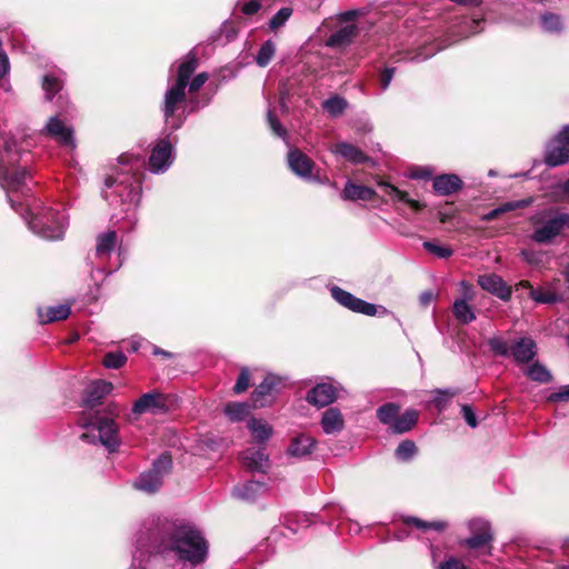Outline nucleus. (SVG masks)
<instances>
[{"label":"nucleus","mask_w":569,"mask_h":569,"mask_svg":"<svg viewBox=\"0 0 569 569\" xmlns=\"http://www.w3.org/2000/svg\"><path fill=\"white\" fill-rule=\"evenodd\" d=\"M417 453V446L411 440H403L396 449V457L401 461H409Z\"/></svg>","instance_id":"nucleus-44"},{"label":"nucleus","mask_w":569,"mask_h":569,"mask_svg":"<svg viewBox=\"0 0 569 569\" xmlns=\"http://www.w3.org/2000/svg\"><path fill=\"white\" fill-rule=\"evenodd\" d=\"M338 397V389L329 382H321L311 388L307 393V401L316 407H326Z\"/></svg>","instance_id":"nucleus-15"},{"label":"nucleus","mask_w":569,"mask_h":569,"mask_svg":"<svg viewBox=\"0 0 569 569\" xmlns=\"http://www.w3.org/2000/svg\"><path fill=\"white\" fill-rule=\"evenodd\" d=\"M187 88L169 82L164 92L161 111L167 129L176 131L186 120L183 106L187 100Z\"/></svg>","instance_id":"nucleus-7"},{"label":"nucleus","mask_w":569,"mask_h":569,"mask_svg":"<svg viewBox=\"0 0 569 569\" xmlns=\"http://www.w3.org/2000/svg\"><path fill=\"white\" fill-rule=\"evenodd\" d=\"M488 346L490 350L501 357H507L510 355V346L507 340L501 337H493L488 340Z\"/></svg>","instance_id":"nucleus-46"},{"label":"nucleus","mask_w":569,"mask_h":569,"mask_svg":"<svg viewBox=\"0 0 569 569\" xmlns=\"http://www.w3.org/2000/svg\"><path fill=\"white\" fill-rule=\"evenodd\" d=\"M248 429L258 442L267 441L272 433L271 426L261 419H250L248 421Z\"/></svg>","instance_id":"nucleus-34"},{"label":"nucleus","mask_w":569,"mask_h":569,"mask_svg":"<svg viewBox=\"0 0 569 569\" xmlns=\"http://www.w3.org/2000/svg\"><path fill=\"white\" fill-rule=\"evenodd\" d=\"M546 399L549 402L568 401L569 400V385L561 387L559 389V391L549 393Z\"/></svg>","instance_id":"nucleus-53"},{"label":"nucleus","mask_w":569,"mask_h":569,"mask_svg":"<svg viewBox=\"0 0 569 569\" xmlns=\"http://www.w3.org/2000/svg\"><path fill=\"white\" fill-rule=\"evenodd\" d=\"M536 343L531 338H520L510 346V356L519 363H527L536 356Z\"/></svg>","instance_id":"nucleus-22"},{"label":"nucleus","mask_w":569,"mask_h":569,"mask_svg":"<svg viewBox=\"0 0 569 569\" xmlns=\"http://www.w3.org/2000/svg\"><path fill=\"white\" fill-rule=\"evenodd\" d=\"M462 180L455 173H445L433 179L432 187L439 196H450L462 188Z\"/></svg>","instance_id":"nucleus-24"},{"label":"nucleus","mask_w":569,"mask_h":569,"mask_svg":"<svg viewBox=\"0 0 569 569\" xmlns=\"http://www.w3.org/2000/svg\"><path fill=\"white\" fill-rule=\"evenodd\" d=\"M399 406L396 403H385L377 410V417L383 425L389 426V428L391 429L392 425L395 423L399 415Z\"/></svg>","instance_id":"nucleus-38"},{"label":"nucleus","mask_w":569,"mask_h":569,"mask_svg":"<svg viewBox=\"0 0 569 569\" xmlns=\"http://www.w3.org/2000/svg\"><path fill=\"white\" fill-rule=\"evenodd\" d=\"M106 412H107V415H109L113 419V417H118L119 416L120 408H119V406L117 403L111 402V403H109L107 406Z\"/></svg>","instance_id":"nucleus-64"},{"label":"nucleus","mask_w":569,"mask_h":569,"mask_svg":"<svg viewBox=\"0 0 569 569\" xmlns=\"http://www.w3.org/2000/svg\"><path fill=\"white\" fill-rule=\"evenodd\" d=\"M407 523L415 525L417 528L422 530L433 529L437 531H442L447 527L446 522L442 521L426 522L418 518H409Z\"/></svg>","instance_id":"nucleus-50"},{"label":"nucleus","mask_w":569,"mask_h":569,"mask_svg":"<svg viewBox=\"0 0 569 569\" xmlns=\"http://www.w3.org/2000/svg\"><path fill=\"white\" fill-rule=\"evenodd\" d=\"M119 244L118 234L113 230L101 232L97 236V243L94 250V258L98 260L96 268L92 269V274H111L121 267L120 254H118L119 261L112 267H107L106 262L110 259Z\"/></svg>","instance_id":"nucleus-8"},{"label":"nucleus","mask_w":569,"mask_h":569,"mask_svg":"<svg viewBox=\"0 0 569 569\" xmlns=\"http://www.w3.org/2000/svg\"><path fill=\"white\" fill-rule=\"evenodd\" d=\"M249 380H250V377H249L248 369H242L237 381H236L233 391L236 393H241V392L246 391L247 388L249 387Z\"/></svg>","instance_id":"nucleus-52"},{"label":"nucleus","mask_w":569,"mask_h":569,"mask_svg":"<svg viewBox=\"0 0 569 569\" xmlns=\"http://www.w3.org/2000/svg\"><path fill=\"white\" fill-rule=\"evenodd\" d=\"M331 297L342 307L366 316H376L378 315L379 307L367 302L360 298H357L352 293L343 290L342 288L338 286H331L329 288ZM382 309V312L386 313L387 310L383 307H380Z\"/></svg>","instance_id":"nucleus-13"},{"label":"nucleus","mask_w":569,"mask_h":569,"mask_svg":"<svg viewBox=\"0 0 569 569\" xmlns=\"http://www.w3.org/2000/svg\"><path fill=\"white\" fill-rule=\"evenodd\" d=\"M395 73H396L395 67H387L382 70V72L380 74V87H381L382 91H386L389 88Z\"/></svg>","instance_id":"nucleus-55"},{"label":"nucleus","mask_w":569,"mask_h":569,"mask_svg":"<svg viewBox=\"0 0 569 569\" xmlns=\"http://www.w3.org/2000/svg\"><path fill=\"white\" fill-rule=\"evenodd\" d=\"M541 26L546 32L553 34H560L565 29L561 17L552 12L541 16Z\"/></svg>","instance_id":"nucleus-37"},{"label":"nucleus","mask_w":569,"mask_h":569,"mask_svg":"<svg viewBox=\"0 0 569 569\" xmlns=\"http://www.w3.org/2000/svg\"><path fill=\"white\" fill-rule=\"evenodd\" d=\"M526 290L528 296L538 303H556L561 301V296L550 289H535L529 281H520L516 291Z\"/></svg>","instance_id":"nucleus-23"},{"label":"nucleus","mask_w":569,"mask_h":569,"mask_svg":"<svg viewBox=\"0 0 569 569\" xmlns=\"http://www.w3.org/2000/svg\"><path fill=\"white\" fill-rule=\"evenodd\" d=\"M521 256L529 264H540L542 262L543 254L532 250H522Z\"/></svg>","instance_id":"nucleus-59"},{"label":"nucleus","mask_w":569,"mask_h":569,"mask_svg":"<svg viewBox=\"0 0 569 569\" xmlns=\"http://www.w3.org/2000/svg\"><path fill=\"white\" fill-rule=\"evenodd\" d=\"M460 288H461V297L457 298L456 300H463L466 303H469L470 301H472L475 299V296H476L475 289L470 283H468L467 281H461Z\"/></svg>","instance_id":"nucleus-56"},{"label":"nucleus","mask_w":569,"mask_h":569,"mask_svg":"<svg viewBox=\"0 0 569 569\" xmlns=\"http://www.w3.org/2000/svg\"><path fill=\"white\" fill-rule=\"evenodd\" d=\"M267 121L269 123L270 129L277 137L282 139L286 138L287 130L282 127L281 122L278 120V118L276 117L274 112L271 109H269L267 112Z\"/></svg>","instance_id":"nucleus-49"},{"label":"nucleus","mask_w":569,"mask_h":569,"mask_svg":"<svg viewBox=\"0 0 569 569\" xmlns=\"http://www.w3.org/2000/svg\"><path fill=\"white\" fill-rule=\"evenodd\" d=\"M456 391L453 390H450V389H437L435 391V397L432 399V403L436 406V408L439 410V411H442L449 399L452 398L453 396H456Z\"/></svg>","instance_id":"nucleus-48"},{"label":"nucleus","mask_w":569,"mask_h":569,"mask_svg":"<svg viewBox=\"0 0 569 569\" xmlns=\"http://www.w3.org/2000/svg\"><path fill=\"white\" fill-rule=\"evenodd\" d=\"M83 428L92 427V430L98 431V436L89 431L81 435V439L94 443L97 440L106 447L110 452L118 450L121 441L119 437V427L112 418L102 417L97 412L90 420H82Z\"/></svg>","instance_id":"nucleus-6"},{"label":"nucleus","mask_w":569,"mask_h":569,"mask_svg":"<svg viewBox=\"0 0 569 569\" xmlns=\"http://www.w3.org/2000/svg\"><path fill=\"white\" fill-rule=\"evenodd\" d=\"M10 71V62L7 53L0 48V80L4 79Z\"/></svg>","instance_id":"nucleus-61"},{"label":"nucleus","mask_w":569,"mask_h":569,"mask_svg":"<svg viewBox=\"0 0 569 569\" xmlns=\"http://www.w3.org/2000/svg\"><path fill=\"white\" fill-rule=\"evenodd\" d=\"M112 389V383L106 380H97L91 382L86 389L83 406L86 408H94L99 406L103 397L110 393Z\"/></svg>","instance_id":"nucleus-20"},{"label":"nucleus","mask_w":569,"mask_h":569,"mask_svg":"<svg viewBox=\"0 0 569 569\" xmlns=\"http://www.w3.org/2000/svg\"><path fill=\"white\" fill-rule=\"evenodd\" d=\"M174 131L166 134L164 138L160 139L152 148L149 157V170L152 173L166 172L174 160V147L177 143V137L173 136Z\"/></svg>","instance_id":"nucleus-10"},{"label":"nucleus","mask_w":569,"mask_h":569,"mask_svg":"<svg viewBox=\"0 0 569 569\" xmlns=\"http://www.w3.org/2000/svg\"><path fill=\"white\" fill-rule=\"evenodd\" d=\"M240 7V10L246 16H252L257 13L261 7L262 3L260 0H241L237 3Z\"/></svg>","instance_id":"nucleus-51"},{"label":"nucleus","mask_w":569,"mask_h":569,"mask_svg":"<svg viewBox=\"0 0 569 569\" xmlns=\"http://www.w3.org/2000/svg\"><path fill=\"white\" fill-rule=\"evenodd\" d=\"M137 546L146 555L172 552L178 560L192 568L202 565L209 553V543L196 526L160 517L144 525Z\"/></svg>","instance_id":"nucleus-2"},{"label":"nucleus","mask_w":569,"mask_h":569,"mask_svg":"<svg viewBox=\"0 0 569 569\" xmlns=\"http://www.w3.org/2000/svg\"><path fill=\"white\" fill-rule=\"evenodd\" d=\"M288 166L290 170L300 178H310L313 162L299 149H290L288 152Z\"/></svg>","instance_id":"nucleus-18"},{"label":"nucleus","mask_w":569,"mask_h":569,"mask_svg":"<svg viewBox=\"0 0 569 569\" xmlns=\"http://www.w3.org/2000/svg\"><path fill=\"white\" fill-rule=\"evenodd\" d=\"M268 490L267 483L262 481L248 480L234 486L232 495L243 501H254Z\"/></svg>","instance_id":"nucleus-21"},{"label":"nucleus","mask_w":569,"mask_h":569,"mask_svg":"<svg viewBox=\"0 0 569 569\" xmlns=\"http://www.w3.org/2000/svg\"><path fill=\"white\" fill-rule=\"evenodd\" d=\"M418 420V412L416 410H407L401 416L398 415L395 423L391 427L393 433H405L409 431Z\"/></svg>","instance_id":"nucleus-35"},{"label":"nucleus","mask_w":569,"mask_h":569,"mask_svg":"<svg viewBox=\"0 0 569 569\" xmlns=\"http://www.w3.org/2000/svg\"><path fill=\"white\" fill-rule=\"evenodd\" d=\"M321 427L327 435H337L345 428V419L338 408H328L321 418Z\"/></svg>","instance_id":"nucleus-25"},{"label":"nucleus","mask_w":569,"mask_h":569,"mask_svg":"<svg viewBox=\"0 0 569 569\" xmlns=\"http://www.w3.org/2000/svg\"><path fill=\"white\" fill-rule=\"evenodd\" d=\"M207 80H208L207 72L198 73L187 86L189 89V92L193 93V92L199 91L202 88V86L206 83Z\"/></svg>","instance_id":"nucleus-54"},{"label":"nucleus","mask_w":569,"mask_h":569,"mask_svg":"<svg viewBox=\"0 0 569 569\" xmlns=\"http://www.w3.org/2000/svg\"><path fill=\"white\" fill-rule=\"evenodd\" d=\"M316 446V440L309 436L300 435L291 439L287 455L295 458L309 456Z\"/></svg>","instance_id":"nucleus-27"},{"label":"nucleus","mask_w":569,"mask_h":569,"mask_svg":"<svg viewBox=\"0 0 569 569\" xmlns=\"http://www.w3.org/2000/svg\"><path fill=\"white\" fill-rule=\"evenodd\" d=\"M70 312L71 309L69 305H59L49 307L46 311V315H43L42 311L39 310L38 316L41 323H48L64 320L69 317Z\"/></svg>","instance_id":"nucleus-33"},{"label":"nucleus","mask_w":569,"mask_h":569,"mask_svg":"<svg viewBox=\"0 0 569 569\" xmlns=\"http://www.w3.org/2000/svg\"><path fill=\"white\" fill-rule=\"evenodd\" d=\"M531 239L539 244H550L569 231V212L558 208L542 210L531 218Z\"/></svg>","instance_id":"nucleus-4"},{"label":"nucleus","mask_w":569,"mask_h":569,"mask_svg":"<svg viewBox=\"0 0 569 569\" xmlns=\"http://www.w3.org/2000/svg\"><path fill=\"white\" fill-rule=\"evenodd\" d=\"M331 150L353 163H362L367 160L366 154L359 148L347 142H339Z\"/></svg>","instance_id":"nucleus-31"},{"label":"nucleus","mask_w":569,"mask_h":569,"mask_svg":"<svg viewBox=\"0 0 569 569\" xmlns=\"http://www.w3.org/2000/svg\"><path fill=\"white\" fill-rule=\"evenodd\" d=\"M452 313L456 320L461 325H469L477 318L473 308L463 300L453 301Z\"/></svg>","instance_id":"nucleus-32"},{"label":"nucleus","mask_w":569,"mask_h":569,"mask_svg":"<svg viewBox=\"0 0 569 569\" xmlns=\"http://www.w3.org/2000/svg\"><path fill=\"white\" fill-rule=\"evenodd\" d=\"M482 23L483 19L481 18H472L470 20H466L465 24L468 27L469 31L465 34V37L480 32L482 30Z\"/></svg>","instance_id":"nucleus-60"},{"label":"nucleus","mask_w":569,"mask_h":569,"mask_svg":"<svg viewBox=\"0 0 569 569\" xmlns=\"http://www.w3.org/2000/svg\"><path fill=\"white\" fill-rule=\"evenodd\" d=\"M143 166L142 157L123 153L118 158L113 173L104 180L103 198L110 206L121 207V212L130 220L140 201Z\"/></svg>","instance_id":"nucleus-3"},{"label":"nucleus","mask_w":569,"mask_h":569,"mask_svg":"<svg viewBox=\"0 0 569 569\" xmlns=\"http://www.w3.org/2000/svg\"><path fill=\"white\" fill-rule=\"evenodd\" d=\"M224 413L231 421H241L249 415V405L246 402H230L224 407Z\"/></svg>","instance_id":"nucleus-39"},{"label":"nucleus","mask_w":569,"mask_h":569,"mask_svg":"<svg viewBox=\"0 0 569 569\" xmlns=\"http://www.w3.org/2000/svg\"><path fill=\"white\" fill-rule=\"evenodd\" d=\"M29 153L18 147L17 141L0 128V187L7 192L11 208L21 214L29 229L46 240H60L68 226V216L63 210L43 206L39 201L27 204L13 199L12 193L23 197L30 191V172L21 162H29Z\"/></svg>","instance_id":"nucleus-1"},{"label":"nucleus","mask_w":569,"mask_h":569,"mask_svg":"<svg viewBox=\"0 0 569 569\" xmlns=\"http://www.w3.org/2000/svg\"><path fill=\"white\" fill-rule=\"evenodd\" d=\"M172 466L171 457L168 453H162L153 463L152 467L142 472L133 482L137 490L153 493L162 486L163 476L169 472Z\"/></svg>","instance_id":"nucleus-9"},{"label":"nucleus","mask_w":569,"mask_h":569,"mask_svg":"<svg viewBox=\"0 0 569 569\" xmlns=\"http://www.w3.org/2000/svg\"><path fill=\"white\" fill-rule=\"evenodd\" d=\"M144 557H146L144 550L139 549V547L137 546V550L133 553L132 566L130 569H146V567H142Z\"/></svg>","instance_id":"nucleus-62"},{"label":"nucleus","mask_w":569,"mask_h":569,"mask_svg":"<svg viewBox=\"0 0 569 569\" xmlns=\"http://www.w3.org/2000/svg\"><path fill=\"white\" fill-rule=\"evenodd\" d=\"M358 33L356 24H347L332 32L326 40L329 48H341L350 44Z\"/></svg>","instance_id":"nucleus-26"},{"label":"nucleus","mask_w":569,"mask_h":569,"mask_svg":"<svg viewBox=\"0 0 569 569\" xmlns=\"http://www.w3.org/2000/svg\"><path fill=\"white\" fill-rule=\"evenodd\" d=\"M293 10L290 7L281 8L277 13L272 16V18L268 22V28L272 32H277L279 29L284 27L287 21L292 16Z\"/></svg>","instance_id":"nucleus-41"},{"label":"nucleus","mask_w":569,"mask_h":569,"mask_svg":"<svg viewBox=\"0 0 569 569\" xmlns=\"http://www.w3.org/2000/svg\"><path fill=\"white\" fill-rule=\"evenodd\" d=\"M127 362V357L122 351L108 352L103 358V365L109 369H119Z\"/></svg>","instance_id":"nucleus-45"},{"label":"nucleus","mask_w":569,"mask_h":569,"mask_svg":"<svg viewBox=\"0 0 569 569\" xmlns=\"http://www.w3.org/2000/svg\"><path fill=\"white\" fill-rule=\"evenodd\" d=\"M197 67H198V59H197L196 54L190 52L189 54L186 56L183 61L179 64L177 78L174 80H172L171 82L187 88L190 77L194 72Z\"/></svg>","instance_id":"nucleus-29"},{"label":"nucleus","mask_w":569,"mask_h":569,"mask_svg":"<svg viewBox=\"0 0 569 569\" xmlns=\"http://www.w3.org/2000/svg\"><path fill=\"white\" fill-rule=\"evenodd\" d=\"M470 537L460 541V546L468 550V559H480L492 553L493 532L488 521L473 519L468 523Z\"/></svg>","instance_id":"nucleus-5"},{"label":"nucleus","mask_w":569,"mask_h":569,"mask_svg":"<svg viewBox=\"0 0 569 569\" xmlns=\"http://www.w3.org/2000/svg\"><path fill=\"white\" fill-rule=\"evenodd\" d=\"M166 408V401L159 392H148L142 395L132 406V415H142L146 412L159 413Z\"/></svg>","instance_id":"nucleus-16"},{"label":"nucleus","mask_w":569,"mask_h":569,"mask_svg":"<svg viewBox=\"0 0 569 569\" xmlns=\"http://www.w3.org/2000/svg\"><path fill=\"white\" fill-rule=\"evenodd\" d=\"M500 214H502V210H499V207L490 210L486 214H483L482 220L483 221H491L498 218Z\"/></svg>","instance_id":"nucleus-63"},{"label":"nucleus","mask_w":569,"mask_h":569,"mask_svg":"<svg viewBox=\"0 0 569 569\" xmlns=\"http://www.w3.org/2000/svg\"><path fill=\"white\" fill-rule=\"evenodd\" d=\"M378 186L380 188H382V190L393 201H400V202L407 203L408 206H410L416 211H419V210H421L423 208V206L419 201L409 198L407 192L400 190L399 188H397L396 186H393V184H391L389 182H386V181L381 180V181L378 182Z\"/></svg>","instance_id":"nucleus-30"},{"label":"nucleus","mask_w":569,"mask_h":569,"mask_svg":"<svg viewBox=\"0 0 569 569\" xmlns=\"http://www.w3.org/2000/svg\"><path fill=\"white\" fill-rule=\"evenodd\" d=\"M422 247L425 248V250H427L429 253L438 257V258H441V259H447L449 257L452 256L453 251L451 248L449 247H446V246H440L436 242H432V241H425L422 243Z\"/></svg>","instance_id":"nucleus-47"},{"label":"nucleus","mask_w":569,"mask_h":569,"mask_svg":"<svg viewBox=\"0 0 569 569\" xmlns=\"http://www.w3.org/2000/svg\"><path fill=\"white\" fill-rule=\"evenodd\" d=\"M40 136L53 139L61 147L73 151L77 148L73 129L60 117H50L40 130Z\"/></svg>","instance_id":"nucleus-12"},{"label":"nucleus","mask_w":569,"mask_h":569,"mask_svg":"<svg viewBox=\"0 0 569 569\" xmlns=\"http://www.w3.org/2000/svg\"><path fill=\"white\" fill-rule=\"evenodd\" d=\"M242 466L252 472H266L268 468V456L262 449L249 448L241 452Z\"/></svg>","instance_id":"nucleus-19"},{"label":"nucleus","mask_w":569,"mask_h":569,"mask_svg":"<svg viewBox=\"0 0 569 569\" xmlns=\"http://www.w3.org/2000/svg\"><path fill=\"white\" fill-rule=\"evenodd\" d=\"M377 196L376 191L372 188L356 184L351 181H348L342 191V198L346 200L357 201H370Z\"/></svg>","instance_id":"nucleus-28"},{"label":"nucleus","mask_w":569,"mask_h":569,"mask_svg":"<svg viewBox=\"0 0 569 569\" xmlns=\"http://www.w3.org/2000/svg\"><path fill=\"white\" fill-rule=\"evenodd\" d=\"M461 413L468 426L471 428H476L478 426L476 415L470 406L463 405L461 407Z\"/></svg>","instance_id":"nucleus-58"},{"label":"nucleus","mask_w":569,"mask_h":569,"mask_svg":"<svg viewBox=\"0 0 569 569\" xmlns=\"http://www.w3.org/2000/svg\"><path fill=\"white\" fill-rule=\"evenodd\" d=\"M526 375L533 381L546 383L551 380V373L548 371V369L536 362L528 367Z\"/></svg>","instance_id":"nucleus-42"},{"label":"nucleus","mask_w":569,"mask_h":569,"mask_svg":"<svg viewBox=\"0 0 569 569\" xmlns=\"http://www.w3.org/2000/svg\"><path fill=\"white\" fill-rule=\"evenodd\" d=\"M478 284L503 301H508L511 298V288L496 273L479 276Z\"/></svg>","instance_id":"nucleus-17"},{"label":"nucleus","mask_w":569,"mask_h":569,"mask_svg":"<svg viewBox=\"0 0 569 569\" xmlns=\"http://www.w3.org/2000/svg\"><path fill=\"white\" fill-rule=\"evenodd\" d=\"M282 379L274 375H267L262 382L251 393V401L254 408H262L271 403L280 391Z\"/></svg>","instance_id":"nucleus-14"},{"label":"nucleus","mask_w":569,"mask_h":569,"mask_svg":"<svg viewBox=\"0 0 569 569\" xmlns=\"http://www.w3.org/2000/svg\"><path fill=\"white\" fill-rule=\"evenodd\" d=\"M62 88V81L52 74H47L43 77L42 89L46 93V99L51 100L56 93H58Z\"/></svg>","instance_id":"nucleus-43"},{"label":"nucleus","mask_w":569,"mask_h":569,"mask_svg":"<svg viewBox=\"0 0 569 569\" xmlns=\"http://www.w3.org/2000/svg\"><path fill=\"white\" fill-rule=\"evenodd\" d=\"M348 107V102L340 96H332L322 102L323 110L331 117L341 116Z\"/></svg>","instance_id":"nucleus-36"},{"label":"nucleus","mask_w":569,"mask_h":569,"mask_svg":"<svg viewBox=\"0 0 569 569\" xmlns=\"http://www.w3.org/2000/svg\"><path fill=\"white\" fill-rule=\"evenodd\" d=\"M276 53V43L272 40L264 41L257 56H256V62L259 67H267L270 61L272 60L273 56Z\"/></svg>","instance_id":"nucleus-40"},{"label":"nucleus","mask_w":569,"mask_h":569,"mask_svg":"<svg viewBox=\"0 0 569 569\" xmlns=\"http://www.w3.org/2000/svg\"><path fill=\"white\" fill-rule=\"evenodd\" d=\"M543 161L549 168H556L569 163V124L548 142Z\"/></svg>","instance_id":"nucleus-11"},{"label":"nucleus","mask_w":569,"mask_h":569,"mask_svg":"<svg viewBox=\"0 0 569 569\" xmlns=\"http://www.w3.org/2000/svg\"><path fill=\"white\" fill-rule=\"evenodd\" d=\"M438 569H468L465 563L455 557H449L446 560H443L439 566Z\"/></svg>","instance_id":"nucleus-57"}]
</instances>
